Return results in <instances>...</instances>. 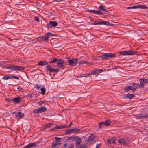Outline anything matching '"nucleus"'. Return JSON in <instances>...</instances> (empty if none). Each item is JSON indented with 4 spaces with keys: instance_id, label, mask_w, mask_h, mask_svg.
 <instances>
[{
    "instance_id": "nucleus-1",
    "label": "nucleus",
    "mask_w": 148,
    "mask_h": 148,
    "mask_svg": "<svg viewBox=\"0 0 148 148\" xmlns=\"http://www.w3.org/2000/svg\"><path fill=\"white\" fill-rule=\"evenodd\" d=\"M137 53V51H135L128 50L127 51H121L120 52V54L123 55L135 54Z\"/></svg>"
},
{
    "instance_id": "nucleus-2",
    "label": "nucleus",
    "mask_w": 148,
    "mask_h": 148,
    "mask_svg": "<svg viewBox=\"0 0 148 148\" xmlns=\"http://www.w3.org/2000/svg\"><path fill=\"white\" fill-rule=\"evenodd\" d=\"M78 59L77 58H74L72 59H69L68 60V62L70 66H74L77 64L78 61Z\"/></svg>"
},
{
    "instance_id": "nucleus-3",
    "label": "nucleus",
    "mask_w": 148,
    "mask_h": 148,
    "mask_svg": "<svg viewBox=\"0 0 148 148\" xmlns=\"http://www.w3.org/2000/svg\"><path fill=\"white\" fill-rule=\"evenodd\" d=\"M58 23L56 21H51L49 22V23L47 25V27L48 28H51L52 27L56 26Z\"/></svg>"
},
{
    "instance_id": "nucleus-4",
    "label": "nucleus",
    "mask_w": 148,
    "mask_h": 148,
    "mask_svg": "<svg viewBox=\"0 0 148 148\" xmlns=\"http://www.w3.org/2000/svg\"><path fill=\"white\" fill-rule=\"evenodd\" d=\"M47 69L49 71V72L55 73L58 72L59 71V69H52L50 65H48L47 67Z\"/></svg>"
},
{
    "instance_id": "nucleus-5",
    "label": "nucleus",
    "mask_w": 148,
    "mask_h": 148,
    "mask_svg": "<svg viewBox=\"0 0 148 148\" xmlns=\"http://www.w3.org/2000/svg\"><path fill=\"white\" fill-rule=\"evenodd\" d=\"M95 136L94 134H92L89 137L88 139L87 140V141L88 143H94L95 142Z\"/></svg>"
},
{
    "instance_id": "nucleus-6",
    "label": "nucleus",
    "mask_w": 148,
    "mask_h": 148,
    "mask_svg": "<svg viewBox=\"0 0 148 148\" xmlns=\"http://www.w3.org/2000/svg\"><path fill=\"white\" fill-rule=\"evenodd\" d=\"M75 138L74 141L76 142V148H78L79 146L81 145V139L80 138L77 136H75Z\"/></svg>"
},
{
    "instance_id": "nucleus-7",
    "label": "nucleus",
    "mask_w": 148,
    "mask_h": 148,
    "mask_svg": "<svg viewBox=\"0 0 148 148\" xmlns=\"http://www.w3.org/2000/svg\"><path fill=\"white\" fill-rule=\"evenodd\" d=\"M64 63V61L62 59H59L58 60V61H57V64L58 67L63 69L64 68V65H63Z\"/></svg>"
},
{
    "instance_id": "nucleus-8",
    "label": "nucleus",
    "mask_w": 148,
    "mask_h": 148,
    "mask_svg": "<svg viewBox=\"0 0 148 148\" xmlns=\"http://www.w3.org/2000/svg\"><path fill=\"white\" fill-rule=\"evenodd\" d=\"M86 11L90 13H93L94 14L99 15H102L103 13L100 11H96L93 10H87Z\"/></svg>"
},
{
    "instance_id": "nucleus-9",
    "label": "nucleus",
    "mask_w": 148,
    "mask_h": 148,
    "mask_svg": "<svg viewBox=\"0 0 148 148\" xmlns=\"http://www.w3.org/2000/svg\"><path fill=\"white\" fill-rule=\"evenodd\" d=\"M132 85L130 86H129L131 90L133 91H135L136 90L137 88V86L135 85V83H132Z\"/></svg>"
},
{
    "instance_id": "nucleus-10",
    "label": "nucleus",
    "mask_w": 148,
    "mask_h": 148,
    "mask_svg": "<svg viewBox=\"0 0 148 148\" xmlns=\"http://www.w3.org/2000/svg\"><path fill=\"white\" fill-rule=\"evenodd\" d=\"M11 100L13 102H14L16 103H18L20 102L21 99L20 97H16L12 99Z\"/></svg>"
},
{
    "instance_id": "nucleus-11",
    "label": "nucleus",
    "mask_w": 148,
    "mask_h": 148,
    "mask_svg": "<svg viewBox=\"0 0 148 148\" xmlns=\"http://www.w3.org/2000/svg\"><path fill=\"white\" fill-rule=\"evenodd\" d=\"M60 143L57 141H54L52 144V147L53 148H56L58 147L60 145Z\"/></svg>"
},
{
    "instance_id": "nucleus-12",
    "label": "nucleus",
    "mask_w": 148,
    "mask_h": 148,
    "mask_svg": "<svg viewBox=\"0 0 148 148\" xmlns=\"http://www.w3.org/2000/svg\"><path fill=\"white\" fill-rule=\"evenodd\" d=\"M48 64V62L45 61H40L38 63V64L40 66H45Z\"/></svg>"
},
{
    "instance_id": "nucleus-13",
    "label": "nucleus",
    "mask_w": 148,
    "mask_h": 148,
    "mask_svg": "<svg viewBox=\"0 0 148 148\" xmlns=\"http://www.w3.org/2000/svg\"><path fill=\"white\" fill-rule=\"evenodd\" d=\"M47 108L45 106H42L38 108L39 113L45 111L47 110Z\"/></svg>"
},
{
    "instance_id": "nucleus-14",
    "label": "nucleus",
    "mask_w": 148,
    "mask_h": 148,
    "mask_svg": "<svg viewBox=\"0 0 148 148\" xmlns=\"http://www.w3.org/2000/svg\"><path fill=\"white\" fill-rule=\"evenodd\" d=\"M103 25L110 26H113L114 25V24L106 21H103Z\"/></svg>"
},
{
    "instance_id": "nucleus-15",
    "label": "nucleus",
    "mask_w": 148,
    "mask_h": 148,
    "mask_svg": "<svg viewBox=\"0 0 148 148\" xmlns=\"http://www.w3.org/2000/svg\"><path fill=\"white\" fill-rule=\"evenodd\" d=\"M48 36L46 34L45 36V37L41 36V37H40L39 38H40V40H41V39H42L44 41H46L48 40V39L49 38H48Z\"/></svg>"
},
{
    "instance_id": "nucleus-16",
    "label": "nucleus",
    "mask_w": 148,
    "mask_h": 148,
    "mask_svg": "<svg viewBox=\"0 0 148 148\" xmlns=\"http://www.w3.org/2000/svg\"><path fill=\"white\" fill-rule=\"evenodd\" d=\"M147 117H148V114H146L144 115L138 116L136 117V118L139 119H141Z\"/></svg>"
},
{
    "instance_id": "nucleus-17",
    "label": "nucleus",
    "mask_w": 148,
    "mask_h": 148,
    "mask_svg": "<svg viewBox=\"0 0 148 148\" xmlns=\"http://www.w3.org/2000/svg\"><path fill=\"white\" fill-rule=\"evenodd\" d=\"M25 68L24 67L21 66H15V70H17L18 71H21L22 70H23Z\"/></svg>"
},
{
    "instance_id": "nucleus-18",
    "label": "nucleus",
    "mask_w": 148,
    "mask_h": 148,
    "mask_svg": "<svg viewBox=\"0 0 148 148\" xmlns=\"http://www.w3.org/2000/svg\"><path fill=\"white\" fill-rule=\"evenodd\" d=\"M134 97V95L133 94H127L126 96H125L124 98H128L129 99H131L133 97Z\"/></svg>"
},
{
    "instance_id": "nucleus-19",
    "label": "nucleus",
    "mask_w": 148,
    "mask_h": 148,
    "mask_svg": "<svg viewBox=\"0 0 148 148\" xmlns=\"http://www.w3.org/2000/svg\"><path fill=\"white\" fill-rule=\"evenodd\" d=\"M67 127L66 125V126H57L54 127L55 130H58L60 129H62L63 128H65Z\"/></svg>"
},
{
    "instance_id": "nucleus-20",
    "label": "nucleus",
    "mask_w": 148,
    "mask_h": 148,
    "mask_svg": "<svg viewBox=\"0 0 148 148\" xmlns=\"http://www.w3.org/2000/svg\"><path fill=\"white\" fill-rule=\"evenodd\" d=\"M110 123L111 121L110 120H106L104 122H103L104 125L106 126H108L110 124Z\"/></svg>"
},
{
    "instance_id": "nucleus-21",
    "label": "nucleus",
    "mask_w": 148,
    "mask_h": 148,
    "mask_svg": "<svg viewBox=\"0 0 148 148\" xmlns=\"http://www.w3.org/2000/svg\"><path fill=\"white\" fill-rule=\"evenodd\" d=\"M72 133H74L73 131V129H70L66 130L65 133V135H66L68 134H70Z\"/></svg>"
},
{
    "instance_id": "nucleus-22",
    "label": "nucleus",
    "mask_w": 148,
    "mask_h": 148,
    "mask_svg": "<svg viewBox=\"0 0 148 148\" xmlns=\"http://www.w3.org/2000/svg\"><path fill=\"white\" fill-rule=\"evenodd\" d=\"M140 86L138 85V86L139 87H141V88H143L144 86V82L142 79H140Z\"/></svg>"
},
{
    "instance_id": "nucleus-23",
    "label": "nucleus",
    "mask_w": 148,
    "mask_h": 148,
    "mask_svg": "<svg viewBox=\"0 0 148 148\" xmlns=\"http://www.w3.org/2000/svg\"><path fill=\"white\" fill-rule=\"evenodd\" d=\"M118 143H122L124 145H126L127 143V142L125 141V140L123 139H119L118 140Z\"/></svg>"
},
{
    "instance_id": "nucleus-24",
    "label": "nucleus",
    "mask_w": 148,
    "mask_h": 148,
    "mask_svg": "<svg viewBox=\"0 0 148 148\" xmlns=\"http://www.w3.org/2000/svg\"><path fill=\"white\" fill-rule=\"evenodd\" d=\"M6 68L8 69H12L13 70H14L15 69V66L12 65H10L9 66H8L6 67Z\"/></svg>"
},
{
    "instance_id": "nucleus-25",
    "label": "nucleus",
    "mask_w": 148,
    "mask_h": 148,
    "mask_svg": "<svg viewBox=\"0 0 148 148\" xmlns=\"http://www.w3.org/2000/svg\"><path fill=\"white\" fill-rule=\"evenodd\" d=\"M103 25V21L101 22H94L93 23H91L90 25Z\"/></svg>"
},
{
    "instance_id": "nucleus-26",
    "label": "nucleus",
    "mask_w": 148,
    "mask_h": 148,
    "mask_svg": "<svg viewBox=\"0 0 148 148\" xmlns=\"http://www.w3.org/2000/svg\"><path fill=\"white\" fill-rule=\"evenodd\" d=\"M75 136H71L67 137V140H70L71 141H74Z\"/></svg>"
},
{
    "instance_id": "nucleus-27",
    "label": "nucleus",
    "mask_w": 148,
    "mask_h": 148,
    "mask_svg": "<svg viewBox=\"0 0 148 148\" xmlns=\"http://www.w3.org/2000/svg\"><path fill=\"white\" fill-rule=\"evenodd\" d=\"M98 8L100 9V11L101 10H102L103 11L108 12L107 10L105 9L103 6H99Z\"/></svg>"
},
{
    "instance_id": "nucleus-28",
    "label": "nucleus",
    "mask_w": 148,
    "mask_h": 148,
    "mask_svg": "<svg viewBox=\"0 0 148 148\" xmlns=\"http://www.w3.org/2000/svg\"><path fill=\"white\" fill-rule=\"evenodd\" d=\"M137 6H138L137 7L138 8H140L142 9H147L148 8V7H147L146 6L143 5H139Z\"/></svg>"
},
{
    "instance_id": "nucleus-29",
    "label": "nucleus",
    "mask_w": 148,
    "mask_h": 148,
    "mask_svg": "<svg viewBox=\"0 0 148 148\" xmlns=\"http://www.w3.org/2000/svg\"><path fill=\"white\" fill-rule=\"evenodd\" d=\"M78 148H88L86 144H82L78 147Z\"/></svg>"
},
{
    "instance_id": "nucleus-30",
    "label": "nucleus",
    "mask_w": 148,
    "mask_h": 148,
    "mask_svg": "<svg viewBox=\"0 0 148 148\" xmlns=\"http://www.w3.org/2000/svg\"><path fill=\"white\" fill-rule=\"evenodd\" d=\"M18 116L19 117L18 119H20V118H22L24 116V114L23 113L21 112H19L18 113Z\"/></svg>"
},
{
    "instance_id": "nucleus-31",
    "label": "nucleus",
    "mask_w": 148,
    "mask_h": 148,
    "mask_svg": "<svg viewBox=\"0 0 148 148\" xmlns=\"http://www.w3.org/2000/svg\"><path fill=\"white\" fill-rule=\"evenodd\" d=\"M101 58L104 60L108 59V58L106 56V53H105L103 55H102L100 56Z\"/></svg>"
},
{
    "instance_id": "nucleus-32",
    "label": "nucleus",
    "mask_w": 148,
    "mask_h": 148,
    "mask_svg": "<svg viewBox=\"0 0 148 148\" xmlns=\"http://www.w3.org/2000/svg\"><path fill=\"white\" fill-rule=\"evenodd\" d=\"M46 34L48 36V38H49V37L50 36H57V35H56L55 34H53L50 32H48Z\"/></svg>"
},
{
    "instance_id": "nucleus-33",
    "label": "nucleus",
    "mask_w": 148,
    "mask_h": 148,
    "mask_svg": "<svg viewBox=\"0 0 148 148\" xmlns=\"http://www.w3.org/2000/svg\"><path fill=\"white\" fill-rule=\"evenodd\" d=\"M40 90L41 92V93L43 95L45 94L46 91L45 89L44 88H41L40 89Z\"/></svg>"
},
{
    "instance_id": "nucleus-34",
    "label": "nucleus",
    "mask_w": 148,
    "mask_h": 148,
    "mask_svg": "<svg viewBox=\"0 0 148 148\" xmlns=\"http://www.w3.org/2000/svg\"><path fill=\"white\" fill-rule=\"evenodd\" d=\"M58 60L55 58H54L51 61H49L50 63H55L56 62H57Z\"/></svg>"
},
{
    "instance_id": "nucleus-35",
    "label": "nucleus",
    "mask_w": 148,
    "mask_h": 148,
    "mask_svg": "<svg viewBox=\"0 0 148 148\" xmlns=\"http://www.w3.org/2000/svg\"><path fill=\"white\" fill-rule=\"evenodd\" d=\"M109 58L115 57L116 56L115 54L113 53H109Z\"/></svg>"
},
{
    "instance_id": "nucleus-36",
    "label": "nucleus",
    "mask_w": 148,
    "mask_h": 148,
    "mask_svg": "<svg viewBox=\"0 0 148 148\" xmlns=\"http://www.w3.org/2000/svg\"><path fill=\"white\" fill-rule=\"evenodd\" d=\"M53 123H49L47 124H46L45 125V128H47L50 127L51 125H53Z\"/></svg>"
},
{
    "instance_id": "nucleus-37",
    "label": "nucleus",
    "mask_w": 148,
    "mask_h": 148,
    "mask_svg": "<svg viewBox=\"0 0 148 148\" xmlns=\"http://www.w3.org/2000/svg\"><path fill=\"white\" fill-rule=\"evenodd\" d=\"M124 90L125 92H127L130 90V87L128 86L125 88Z\"/></svg>"
},
{
    "instance_id": "nucleus-38",
    "label": "nucleus",
    "mask_w": 148,
    "mask_h": 148,
    "mask_svg": "<svg viewBox=\"0 0 148 148\" xmlns=\"http://www.w3.org/2000/svg\"><path fill=\"white\" fill-rule=\"evenodd\" d=\"M137 6H134L132 7H128L127 8L128 9H137L138 7Z\"/></svg>"
},
{
    "instance_id": "nucleus-39",
    "label": "nucleus",
    "mask_w": 148,
    "mask_h": 148,
    "mask_svg": "<svg viewBox=\"0 0 148 148\" xmlns=\"http://www.w3.org/2000/svg\"><path fill=\"white\" fill-rule=\"evenodd\" d=\"M102 125H104L103 122H101L99 123V128H101Z\"/></svg>"
},
{
    "instance_id": "nucleus-40",
    "label": "nucleus",
    "mask_w": 148,
    "mask_h": 148,
    "mask_svg": "<svg viewBox=\"0 0 148 148\" xmlns=\"http://www.w3.org/2000/svg\"><path fill=\"white\" fill-rule=\"evenodd\" d=\"M3 79L4 80H8L9 79H11V76H4V77H3Z\"/></svg>"
},
{
    "instance_id": "nucleus-41",
    "label": "nucleus",
    "mask_w": 148,
    "mask_h": 148,
    "mask_svg": "<svg viewBox=\"0 0 148 148\" xmlns=\"http://www.w3.org/2000/svg\"><path fill=\"white\" fill-rule=\"evenodd\" d=\"M80 130V129H78L77 128H76L75 129H73V132H78Z\"/></svg>"
},
{
    "instance_id": "nucleus-42",
    "label": "nucleus",
    "mask_w": 148,
    "mask_h": 148,
    "mask_svg": "<svg viewBox=\"0 0 148 148\" xmlns=\"http://www.w3.org/2000/svg\"><path fill=\"white\" fill-rule=\"evenodd\" d=\"M97 71L96 70L95 71H91L90 74L91 75H94L97 73Z\"/></svg>"
},
{
    "instance_id": "nucleus-43",
    "label": "nucleus",
    "mask_w": 148,
    "mask_h": 148,
    "mask_svg": "<svg viewBox=\"0 0 148 148\" xmlns=\"http://www.w3.org/2000/svg\"><path fill=\"white\" fill-rule=\"evenodd\" d=\"M33 112L35 114L39 113V111L38 110V109L34 110L33 111Z\"/></svg>"
},
{
    "instance_id": "nucleus-44",
    "label": "nucleus",
    "mask_w": 148,
    "mask_h": 148,
    "mask_svg": "<svg viewBox=\"0 0 148 148\" xmlns=\"http://www.w3.org/2000/svg\"><path fill=\"white\" fill-rule=\"evenodd\" d=\"M12 78H14L16 79H19V78L17 76H11V79Z\"/></svg>"
},
{
    "instance_id": "nucleus-45",
    "label": "nucleus",
    "mask_w": 148,
    "mask_h": 148,
    "mask_svg": "<svg viewBox=\"0 0 148 148\" xmlns=\"http://www.w3.org/2000/svg\"><path fill=\"white\" fill-rule=\"evenodd\" d=\"M143 79V80L144 81V83H148V79L143 78V79Z\"/></svg>"
},
{
    "instance_id": "nucleus-46",
    "label": "nucleus",
    "mask_w": 148,
    "mask_h": 148,
    "mask_svg": "<svg viewBox=\"0 0 148 148\" xmlns=\"http://www.w3.org/2000/svg\"><path fill=\"white\" fill-rule=\"evenodd\" d=\"M55 138L56 139V140L58 141H60L61 139V138L59 137H55Z\"/></svg>"
},
{
    "instance_id": "nucleus-47",
    "label": "nucleus",
    "mask_w": 148,
    "mask_h": 148,
    "mask_svg": "<svg viewBox=\"0 0 148 148\" xmlns=\"http://www.w3.org/2000/svg\"><path fill=\"white\" fill-rule=\"evenodd\" d=\"M74 146L75 145L74 144H72L68 147V148H74Z\"/></svg>"
},
{
    "instance_id": "nucleus-48",
    "label": "nucleus",
    "mask_w": 148,
    "mask_h": 148,
    "mask_svg": "<svg viewBox=\"0 0 148 148\" xmlns=\"http://www.w3.org/2000/svg\"><path fill=\"white\" fill-rule=\"evenodd\" d=\"M101 144H99L97 145L96 148H100L101 147Z\"/></svg>"
},
{
    "instance_id": "nucleus-49",
    "label": "nucleus",
    "mask_w": 148,
    "mask_h": 148,
    "mask_svg": "<svg viewBox=\"0 0 148 148\" xmlns=\"http://www.w3.org/2000/svg\"><path fill=\"white\" fill-rule=\"evenodd\" d=\"M85 63H88V62L86 61H84L81 62L79 64H83Z\"/></svg>"
},
{
    "instance_id": "nucleus-50",
    "label": "nucleus",
    "mask_w": 148,
    "mask_h": 148,
    "mask_svg": "<svg viewBox=\"0 0 148 148\" xmlns=\"http://www.w3.org/2000/svg\"><path fill=\"white\" fill-rule=\"evenodd\" d=\"M112 139V143L114 144H115L116 143V140L113 139L112 138L111 139Z\"/></svg>"
},
{
    "instance_id": "nucleus-51",
    "label": "nucleus",
    "mask_w": 148,
    "mask_h": 148,
    "mask_svg": "<svg viewBox=\"0 0 148 148\" xmlns=\"http://www.w3.org/2000/svg\"><path fill=\"white\" fill-rule=\"evenodd\" d=\"M107 142L108 144H111V142H112V139H111L110 140L109 139H108Z\"/></svg>"
},
{
    "instance_id": "nucleus-52",
    "label": "nucleus",
    "mask_w": 148,
    "mask_h": 148,
    "mask_svg": "<svg viewBox=\"0 0 148 148\" xmlns=\"http://www.w3.org/2000/svg\"><path fill=\"white\" fill-rule=\"evenodd\" d=\"M103 71V70L102 69H99L97 71V73H101Z\"/></svg>"
},
{
    "instance_id": "nucleus-53",
    "label": "nucleus",
    "mask_w": 148,
    "mask_h": 148,
    "mask_svg": "<svg viewBox=\"0 0 148 148\" xmlns=\"http://www.w3.org/2000/svg\"><path fill=\"white\" fill-rule=\"evenodd\" d=\"M11 99H10V98H7V99H6V101L7 102H10L11 101Z\"/></svg>"
},
{
    "instance_id": "nucleus-54",
    "label": "nucleus",
    "mask_w": 148,
    "mask_h": 148,
    "mask_svg": "<svg viewBox=\"0 0 148 148\" xmlns=\"http://www.w3.org/2000/svg\"><path fill=\"white\" fill-rule=\"evenodd\" d=\"M46 128H45V126H44L42 127L41 129L42 130H44Z\"/></svg>"
},
{
    "instance_id": "nucleus-55",
    "label": "nucleus",
    "mask_w": 148,
    "mask_h": 148,
    "mask_svg": "<svg viewBox=\"0 0 148 148\" xmlns=\"http://www.w3.org/2000/svg\"><path fill=\"white\" fill-rule=\"evenodd\" d=\"M17 89L21 91H22V90H23V88L20 87H18L17 88Z\"/></svg>"
},
{
    "instance_id": "nucleus-56",
    "label": "nucleus",
    "mask_w": 148,
    "mask_h": 148,
    "mask_svg": "<svg viewBox=\"0 0 148 148\" xmlns=\"http://www.w3.org/2000/svg\"><path fill=\"white\" fill-rule=\"evenodd\" d=\"M35 20L37 21H39V18L37 17L36 16L35 17Z\"/></svg>"
},
{
    "instance_id": "nucleus-57",
    "label": "nucleus",
    "mask_w": 148,
    "mask_h": 148,
    "mask_svg": "<svg viewBox=\"0 0 148 148\" xmlns=\"http://www.w3.org/2000/svg\"><path fill=\"white\" fill-rule=\"evenodd\" d=\"M35 88L37 89H39L40 88V86L38 84L36 85V86Z\"/></svg>"
},
{
    "instance_id": "nucleus-58",
    "label": "nucleus",
    "mask_w": 148,
    "mask_h": 148,
    "mask_svg": "<svg viewBox=\"0 0 148 148\" xmlns=\"http://www.w3.org/2000/svg\"><path fill=\"white\" fill-rule=\"evenodd\" d=\"M72 123L71 121L70 124L69 125H68V126H67V127H70L72 125Z\"/></svg>"
},
{
    "instance_id": "nucleus-59",
    "label": "nucleus",
    "mask_w": 148,
    "mask_h": 148,
    "mask_svg": "<svg viewBox=\"0 0 148 148\" xmlns=\"http://www.w3.org/2000/svg\"><path fill=\"white\" fill-rule=\"evenodd\" d=\"M44 103V102L43 101H41L39 102V104L40 105H41V104H43Z\"/></svg>"
},
{
    "instance_id": "nucleus-60",
    "label": "nucleus",
    "mask_w": 148,
    "mask_h": 148,
    "mask_svg": "<svg viewBox=\"0 0 148 148\" xmlns=\"http://www.w3.org/2000/svg\"><path fill=\"white\" fill-rule=\"evenodd\" d=\"M106 56H107V57L108 58H108H109V53H106Z\"/></svg>"
},
{
    "instance_id": "nucleus-61",
    "label": "nucleus",
    "mask_w": 148,
    "mask_h": 148,
    "mask_svg": "<svg viewBox=\"0 0 148 148\" xmlns=\"http://www.w3.org/2000/svg\"><path fill=\"white\" fill-rule=\"evenodd\" d=\"M77 77L78 78L79 77H86V76H77Z\"/></svg>"
},
{
    "instance_id": "nucleus-62",
    "label": "nucleus",
    "mask_w": 148,
    "mask_h": 148,
    "mask_svg": "<svg viewBox=\"0 0 148 148\" xmlns=\"http://www.w3.org/2000/svg\"><path fill=\"white\" fill-rule=\"evenodd\" d=\"M54 130H55V128L54 127L53 129L50 130V131L51 132V131H53Z\"/></svg>"
},
{
    "instance_id": "nucleus-63",
    "label": "nucleus",
    "mask_w": 148,
    "mask_h": 148,
    "mask_svg": "<svg viewBox=\"0 0 148 148\" xmlns=\"http://www.w3.org/2000/svg\"><path fill=\"white\" fill-rule=\"evenodd\" d=\"M67 143H65L64 144V147H67Z\"/></svg>"
},
{
    "instance_id": "nucleus-64",
    "label": "nucleus",
    "mask_w": 148,
    "mask_h": 148,
    "mask_svg": "<svg viewBox=\"0 0 148 148\" xmlns=\"http://www.w3.org/2000/svg\"><path fill=\"white\" fill-rule=\"evenodd\" d=\"M61 1H55V0H53V2H60Z\"/></svg>"
}]
</instances>
